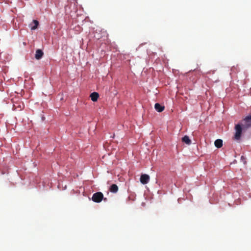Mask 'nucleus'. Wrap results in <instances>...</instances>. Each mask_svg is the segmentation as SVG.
Segmentation results:
<instances>
[{"label": "nucleus", "instance_id": "obj_8", "mask_svg": "<svg viewBox=\"0 0 251 251\" xmlns=\"http://www.w3.org/2000/svg\"><path fill=\"white\" fill-rule=\"evenodd\" d=\"M109 190L112 193H116L118 191V187L116 184H113L110 186Z\"/></svg>", "mask_w": 251, "mask_h": 251}, {"label": "nucleus", "instance_id": "obj_3", "mask_svg": "<svg viewBox=\"0 0 251 251\" xmlns=\"http://www.w3.org/2000/svg\"><path fill=\"white\" fill-rule=\"evenodd\" d=\"M150 180V176L149 175L147 174H143L140 177V182L143 184H147Z\"/></svg>", "mask_w": 251, "mask_h": 251}, {"label": "nucleus", "instance_id": "obj_7", "mask_svg": "<svg viewBox=\"0 0 251 251\" xmlns=\"http://www.w3.org/2000/svg\"><path fill=\"white\" fill-rule=\"evenodd\" d=\"M154 108L155 110L158 112H161L165 108L164 106L161 105L159 103H156L155 104Z\"/></svg>", "mask_w": 251, "mask_h": 251}, {"label": "nucleus", "instance_id": "obj_9", "mask_svg": "<svg viewBox=\"0 0 251 251\" xmlns=\"http://www.w3.org/2000/svg\"><path fill=\"white\" fill-rule=\"evenodd\" d=\"M182 141L188 145L191 144V140L189 139L187 135H185L182 138Z\"/></svg>", "mask_w": 251, "mask_h": 251}, {"label": "nucleus", "instance_id": "obj_2", "mask_svg": "<svg viewBox=\"0 0 251 251\" xmlns=\"http://www.w3.org/2000/svg\"><path fill=\"white\" fill-rule=\"evenodd\" d=\"M106 201V198H104L103 194L100 192H98L94 193L92 197V200L97 203H99L102 200Z\"/></svg>", "mask_w": 251, "mask_h": 251}, {"label": "nucleus", "instance_id": "obj_4", "mask_svg": "<svg viewBox=\"0 0 251 251\" xmlns=\"http://www.w3.org/2000/svg\"><path fill=\"white\" fill-rule=\"evenodd\" d=\"M44 53L41 50L38 49L36 51L35 57L36 59H40L43 56Z\"/></svg>", "mask_w": 251, "mask_h": 251}, {"label": "nucleus", "instance_id": "obj_10", "mask_svg": "<svg viewBox=\"0 0 251 251\" xmlns=\"http://www.w3.org/2000/svg\"><path fill=\"white\" fill-rule=\"evenodd\" d=\"M214 145L217 148H220L223 146V141L221 139H217L214 142Z\"/></svg>", "mask_w": 251, "mask_h": 251}, {"label": "nucleus", "instance_id": "obj_6", "mask_svg": "<svg viewBox=\"0 0 251 251\" xmlns=\"http://www.w3.org/2000/svg\"><path fill=\"white\" fill-rule=\"evenodd\" d=\"M90 97L92 101H96L98 100V99L99 97V95L97 92H94L91 94Z\"/></svg>", "mask_w": 251, "mask_h": 251}, {"label": "nucleus", "instance_id": "obj_1", "mask_svg": "<svg viewBox=\"0 0 251 251\" xmlns=\"http://www.w3.org/2000/svg\"><path fill=\"white\" fill-rule=\"evenodd\" d=\"M251 127V115L246 116L241 124L235 126V133L234 139L238 141L241 139L242 130H246Z\"/></svg>", "mask_w": 251, "mask_h": 251}, {"label": "nucleus", "instance_id": "obj_5", "mask_svg": "<svg viewBox=\"0 0 251 251\" xmlns=\"http://www.w3.org/2000/svg\"><path fill=\"white\" fill-rule=\"evenodd\" d=\"M39 25V22L38 21L36 20H33L32 23L29 25V26L31 30H35L37 28V27Z\"/></svg>", "mask_w": 251, "mask_h": 251}]
</instances>
